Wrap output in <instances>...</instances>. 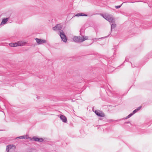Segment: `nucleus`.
Listing matches in <instances>:
<instances>
[{
	"label": "nucleus",
	"mask_w": 152,
	"mask_h": 152,
	"mask_svg": "<svg viewBox=\"0 0 152 152\" xmlns=\"http://www.w3.org/2000/svg\"><path fill=\"white\" fill-rule=\"evenodd\" d=\"M111 120V121H114V120Z\"/></svg>",
	"instance_id": "b1692460"
},
{
	"label": "nucleus",
	"mask_w": 152,
	"mask_h": 152,
	"mask_svg": "<svg viewBox=\"0 0 152 152\" xmlns=\"http://www.w3.org/2000/svg\"><path fill=\"white\" fill-rule=\"evenodd\" d=\"M88 15H87L86 14L83 13H78L76 14L74 16H76L78 17L80 16H87Z\"/></svg>",
	"instance_id": "9b49d317"
},
{
	"label": "nucleus",
	"mask_w": 152,
	"mask_h": 152,
	"mask_svg": "<svg viewBox=\"0 0 152 152\" xmlns=\"http://www.w3.org/2000/svg\"><path fill=\"white\" fill-rule=\"evenodd\" d=\"M129 123V122H127L126 123Z\"/></svg>",
	"instance_id": "5701e85b"
},
{
	"label": "nucleus",
	"mask_w": 152,
	"mask_h": 152,
	"mask_svg": "<svg viewBox=\"0 0 152 152\" xmlns=\"http://www.w3.org/2000/svg\"><path fill=\"white\" fill-rule=\"evenodd\" d=\"M62 28V26L61 24H58L56 25L55 26L53 27V30L56 31H60L61 30V29Z\"/></svg>",
	"instance_id": "423d86ee"
},
{
	"label": "nucleus",
	"mask_w": 152,
	"mask_h": 152,
	"mask_svg": "<svg viewBox=\"0 0 152 152\" xmlns=\"http://www.w3.org/2000/svg\"><path fill=\"white\" fill-rule=\"evenodd\" d=\"M15 148V146L14 145H7L6 147V151L7 152H9L10 149H11L12 148Z\"/></svg>",
	"instance_id": "6e6552de"
},
{
	"label": "nucleus",
	"mask_w": 152,
	"mask_h": 152,
	"mask_svg": "<svg viewBox=\"0 0 152 152\" xmlns=\"http://www.w3.org/2000/svg\"><path fill=\"white\" fill-rule=\"evenodd\" d=\"M133 114H133V113H130L126 117V118L127 119L131 117Z\"/></svg>",
	"instance_id": "f3484780"
},
{
	"label": "nucleus",
	"mask_w": 152,
	"mask_h": 152,
	"mask_svg": "<svg viewBox=\"0 0 152 152\" xmlns=\"http://www.w3.org/2000/svg\"><path fill=\"white\" fill-rule=\"evenodd\" d=\"M125 61H128V59H126Z\"/></svg>",
	"instance_id": "aec40b11"
},
{
	"label": "nucleus",
	"mask_w": 152,
	"mask_h": 152,
	"mask_svg": "<svg viewBox=\"0 0 152 152\" xmlns=\"http://www.w3.org/2000/svg\"><path fill=\"white\" fill-rule=\"evenodd\" d=\"M16 42L15 43H11L9 45L10 46L12 47H17Z\"/></svg>",
	"instance_id": "2eb2a0df"
},
{
	"label": "nucleus",
	"mask_w": 152,
	"mask_h": 152,
	"mask_svg": "<svg viewBox=\"0 0 152 152\" xmlns=\"http://www.w3.org/2000/svg\"><path fill=\"white\" fill-rule=\"evenodd\" d=\"M59 34L62 41L64 42H66L67 40L66 37L62 30H61L59 31Z\"/></svg>",
	"instance_id": "7ed1b4c3"
},
{
	"label": "nucleus",
	"mask_w": 152,
	"mask_h": 152,
	"mask_svg": "<svg viewBox=\"0 0 152 152\" xmlns=\"http://www.w3.org/2000/svg\"><path fill=\"white\" fill-rule=\"evenodd\" d=\"M16 46H23L24 45L26 42H22V41H19L16 42Z\"/></svg>",
	"instance_id": "0eeeda50"
},
{
	"label": "nucleus",
	"mask_w": 152,
	"mask_h": 152,
	"mask_svg": "<svg viewBox=\"0 0 152 152\" xmlns=\"http://www.w3.org/2000/svg\"><path fill=\"white\" fill-rule=\"evenodd\" d=\"M98 116L103 117L105 116L104 114L99 110H96L94 112Z\"/></svg>",
	"instance_id": "20e7f679"
},
{
	"label": "nucleus",
	"mask_w": 152,
	"mask_h": 152,
	"mask_svg": "<svg viewBox=\"0 0 152 152\" xmlns=\"http://www.w3.org/2000/svg\"><path fill=\"white\" fill-rule=\"evenodd\" d=\"M122 4L120 5L116 6H115V7L116 9H118L121 7V6H122Z\"/></svg>",
	"instance_id": "6ab92c4d"
},
{
	"label": "nucleus",
	"mask_w": 152,
	"mask_h": 152,
	"mask_svg": "<svg viewBox=\"0 0 152 152\" xmlns=\"http://www.w3.org/2000/svg\"><path fill=\"white\" fill-rule=\"evenodd\" d=\"M16 138H19L20 139H25V137L24 136H20V137H16Z\"/></svg>",
	"instance_id": "dca6fc26"
},
{
	"label": "nucleus",
	"mask_w": 152,
	"mask_h": 152,
	"mask_svg": "<svg viewBox=\"0 0 152 152\" xmlns=\"http://www.w3.org/2000/svg\"><path fill=\"white\" fill-rule=\"evenodd\" d=\"M113 23L111 25V30L112 31V30L116 28V25L115 24V23Z\"/></svg>",
	"instance_id": "f8f14e48"
},
{
	"label": "nucleus",
	"mask_w": 152,
	"mask_h": 152,
	"mask_svg": "<svg viewBox=\"0 0 152 152\" xmlns=\"http://www.w3.org/2000/svg\"><path fill=\"white\" fill-rule=\"evenodd\" d=\"M31 140H34L35 141H37V142L38 141L39 142V138H37V137H33V138H31Z\"/></svg>",
	"instance_id": "4468645a"
},
{
	"label": "nucleus",
	"mask_w": 152,
	"mask_h": 152,
	"mask_svg": "<svg viewBox=\"0 0 152 152\" xmlns=\"http://www.w3.org/2000/svg\"><path fill=\"white\" fill-rule=\"evenodd\" d=\"M88 37L87 36H83V37H74L73 38V40L76 42H82L85 40H87Z\"/></svg>",
	"instance_id": "f03ea898"
},
{
	"label": "nucleus",
	"mask_w": 152,
	"mask_h": 152,
	"mask_svg": "<svg viewBox=\"0 0 152 152\" xmlns=\"http://www.w3.org/2000/svg\"><path fill=\"white\" fill-rule=\"evenodd\" d=\"M72 102H73V100L72 99Z\"/></svg>",
	"instance_id": "4be33fe9"
},
{
	"label": "nucleus",
	"mask_w": 152,
	"mask_h": 152,
	"mask_svg": "<svg viewBox=\"0 0 152 152\" xmlns=\"http://www.w3.org/2000/svg\"><path fill=\"white\" fill-rule=\"evenodd\" d=\"M60 118L63 122L64 123H66L67 122V119L66 118L64 115H61L60 116Z\"/></svg>",
	"instance_id": "1a4fd4ad"
},
{
	"label": "nucleus",
	"mask_w": 152,
	"mask_h": 152,
	"mask_svg": "<svg viewBox=\"0 0 152 152\" xmlns=\"http://www.w3.org/2000/svg\"><path fill=\"white\" fill-rule=\"evenodd\" d=\"M35 40L39 45L45 43L46 42V40L45 39H38V38H36Z\"/></svg>",
	"instance_id": "39448f33"
},
{
	"label": "nucleus",
	"mask_w": 152,
	"mask_h": 152,
	"mask_svg": "<svg viewBox=\"0 0 152 152\" xmlns=\"http://www.w3.org/2000/svg\"><path fill=\"white\" fill-rule=\"evenodd\" d=\"M102 15L104 18L108 21L110 23H115V19L110 14L103 15L102 14Z\"/></svg>",
	"instance_id": "f257e3e1"
},
{
	"label": "nucleus",
	"mask_w": 152,
	"mask_h": 152,
	"mask_svg": "<svg viewBox=\"0 0 152 152\" xmlns=\"http://www.w3.org/2000/svg\"><path fill=\"white\" fill-rule=\"evenodd\" d=\"M141 106H140L138 107V108L136 109L135 110H134L133 112V114H134L136 112H137V111H138L141 108Z\"/></svg>",
	"instance_id": "ddd939ff"
},
{
	"label": "nucleus",
	"mask_w": 152,
	"mask_h": 152,
	"mask_svg": "<svg viewBox=\"0 0 152 152\" xmlns=\"http://www.w3.org/2000/svg\"><path fill=\"white\" fill-rule=\"evenodd\" d=\"M9 18H7L2 19V21L1 23V25L4 24L6 23L7 21L9 20Z\"/></svg>",
	"instance_id": "9d476101"
},
{
	"label": "nucleus",
	"mask_w": 152,
	"mask_h": 152,
	"mask_svg": "<svg viewBox=\"0 0 152 152\" xmlns=\"http://www.w3.org/2000/svg\"><path fill=\"white\" fill-rule=\"evenodd\" d=\"M39 142H42L44 140L42 138H39Z\"/></svg>",
	"instance_id": "a211bd4d"
},
{
	"label": "nucleus",
	"mask_w": 152,
	"mask_h": 152,
	"mask_svg": "<svg viewBox=\"0 0 152 152\" xmlns=\"http://www.w3.org/2000/svg\"><path fill=\"white\" fill-rule=\"evenodd\" d=\"M131 63V64L132 67H134V66H132V64Z\"/></svg>",
	"instance_id": "412c9836"
}]
</instances>
